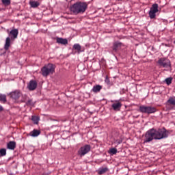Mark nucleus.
Returning a JSON list of instances; mask_svg holds the SVG:
<instances>
[{
    "label": "nucleus",
    "mask_w": 175,
    "mask_h": 175,
    "mask_svg": "<svg viewBox=\"0 0 175 175\" xmlns=\"http://www.w3.org/2000/svg\"><path fill=\"white\" fill-rule=\"evenodd\" d=\"M170 133L166 130L165 127L163 129H150L145 133L144 143H150L152 140H162V139H167L169 137Z\"/></svg>",
    "instance_id": "1"
},
{
    "label": "nucleus",
    "mask_w": 175,
    "mask_h": 175,
    "mask_svg": "<svg viewBox=\"0 0 175 175\" xmlns=\"http://www.w3.org/2000/svg\"><path fill=\"white\" fill-rule=\"evenodd\" d=\"M88 5L84 2H77L70 7V11L74 14H81L87 10Z\"/></svg>",
    "instance_id": "2"
},
{
    "label": "nucleus",
    "mask_w": 175,
    "mask_h": 175,
    "mask_svg": "<svg viewBox=\"0 0 175 175\" xmlns=\"http://www.w3.org/2000/svg\"><path fill=\"white\" fill-rule=\"evenodd\" d=\"M8 36L9 37H7L5 40V45H4V49L6 51L9 50V47H10V43L12 40H14L15 39H17L18 36V29H14L10 31H8Z\"/></svg>",
    "instance_id": "3"
},
{
    "label": "nucleus",
    "mask_w": 175,
    "mask_h": 175,
    "mask_svg": "<svg viewBox=\"0 0 175 175\" xmlns=\"http://www.w3.org/2000/svg\"><path fill=\"white\" fill-rule=\"evenodd\" d=\"M54 70H55V66L53 64H49L41 69L42 75L44 77H47L50 73H54Z\"/></svg>",
    "instance_id": "4"
},
{
    "label": "nucleus",
    "mask_w": 175,
    "mask_h": 175,
    "mask_svg": "<svg viewBox=\"0 0 175 175\" xmlns=\"http://www.w3.org/2000/svg\"><path fill=\"white\" fill-rule=\"evenodd\" d=\"M157 64L161 66V68H172V63L170 62V60L165 57L159 59Z\"/></svg>",
    "instance_id": "5"
},
{
    "label": "nucleus",
    "mask_w": 175,
    "mask_h": 175,
    "mask_svg": "<svg viewBox=\"0 0 175 175\" xmlns=\"http://www.w3.org/2000/svg\"><path fill=\"white\" fill-rule=\"evenodd\" d=\"M158 8H159V5L157 3L152 4V7L150 8L148 14L151 20L157 17V13L159 12V10L158 9Z\"/></svg>",
    "instance_id": "6"
},
{
    "label": "nucleus",
    "mask_w": 175,
    "mask_h": 175,
    "mask_svg": "<svg viewBox=\"0 0 175 175\" xmlns=\"http://www.w3.org/2000/svg\"><path fill=\"white\" fill-rule=\"evenodd\" d=\"M139 111L141 113H146V114H152V113H155L157 111V109L154 107H146L144 105H142L139 107Z\"/></svg>",
    "instance_id": "7"
},
{
    "label": "nucleus",
    "mask_w": 175,
    "mask_h": 175,
    "mask_svg": "<svg viewBox=\"0 0 175 175\" xmlns=\"http://www.w3.org/2000/svg\"><path fill=\"white\" fill-rule=\"evenodd\" d=\"M91 151V146L85 145L79 148L78 150V155L79 157H84L86 154H88Z\"/></svg>",
    "instance_id": "8"
},
{
    "label": "nucleus",
    "mask_w": 175,
    "mask_h": 175,
    "mask_svg": "<svg viewBox=\"0 0 175 175\" xmlns=\"http://www.w3.org/2000/svg\"><path fill=\"white\" fill-rule=\"evenodd\" d=\"M38 88V82L35 80H31L27 85V88L29 91H35Z\"/></svg>",
    "instance_id": "9"
},
{
    "label": "nucleus",
    "mask_w": 175,
    "mask_h": 175,
    "mask_svg": "<svg viewBox=\"0 0 175 175\" xmlns=\"http://www.w3.org/2000/svg\"><path fill=\"white\" fill-rule=\"evenodd\" d=\"M10 95L12 99H15V100H16V99H18L23 94H21L20 90H14V92H12Z\"/></svg>",
    "instance_id": "10"
},
{
    "label": "nucleus",
    "mask_w": 175,
    "mask_h": 175,
    "mask_svg": "<svg viewBox=\"0 0 175 175\" xmlns=\"http://www.w3.org/2000/svg\"><path fill=\"white\" fill-rule=\"evenodd\" d=\"M116 102L117 103L112 104L111 107L115 111H120L122 107V104L118 100H116Z\"/></svg>",
    "instance_id": "11"
},
{
    "label": "nucleus",
    "mask_w": 175,
    "mask_h": 175,
    "mask_svg": "<svg viewBox=\"0 0 175 175\" xmlns=\"http://www.w3.org/2000/svg\"><path fill=\"white\" fill-rule=\"evenodd\" d=\"M122 46V43L116 42L113 44L112 46V50L113 53H117L120 49H121V46Z\"/></svg>",
    "instance_id": "12"
},
{
    "label": "nucleus",
    "mask_w": 175,
    "mask_h": 175,
    "mask_svg": "<svg viewBox=\"0 0 175 175\" xmlns=\"http://www.w3.org/2000/svg\"><path fill=\"white\" fill-rule=\"evenodd\" d=\"M56 43H58L59 44H63L64 46H66V44H68V39L62 38H56Z\"/></svg>",
    "instance_id": "13"
},
{
    "label": "nucleus",
    "mask_w": 175,
    "mask_h": 175,
    "mask_svg": "<svg viewBox=\"0 0 175 175\" xmlns=\"http://www.w3.org/2000/svg\"><path fill=\"white\" fill-rule=\"evenodd\" d=\"M39 135H40V131L36 129H33L29 133V136H31L32 137H38Z\"/></svg>",
    "instance_id": "14"
},
{
    "label": "nucleus",
    "mask_w": 175,
    "mask_h": 175,
    "mask_svg": "<svg viewBox=\"0 0 175 175\" xmlns=\"http://www.w3.org/2000/svg\"><path fill=\"white\" fill-rule=\"evenodd\" d=\"M7 148L8 150H14L16 148V142L10 141L7 144Z\"/></svg>",
    "instance_id": "15"
},
{
    "label": "nucleus",
    "mask_w": 175,
    "mask_h": 175,
    "mask_svg": "<svg viewBox=\"0 0 175 175\" xmlns=\"http://www.w3.org/2000/svg\"><path fill=\"white\" fill-rule=\"evenodd\" d=\"M29 5L31 8H33V9H36V8L40 6V3H39V1L31 0L29 1Z\"/></svg>",
    "instance_id": "16"
},
{
    "label": "nucleus",
    "mask_w": 175,
    "mask_h": 175,
    "mask_svg": "<svg viewBox=\"0 0 175 175\" xmlns=\"http://www.w3.org/2000/svg\"><path fill=\"white\" fill-rule=\"evenodd\" d=\"M100 90H102V85H96L93 87L92 89V92H94L95 94L98 92H100Z\"/></svg>",
    "instance_id": "17"
},
{
    "label": "nucleus",
    "mask_w": 175,
    "mask_h": 175,
    "mask_svg": "<svg viewBox=\"0 0 175 175\" xmlns=\"http://www.w3.org/2000/svg\"><path fill=\"white\" fill-rule=\"evenodd\" d=\"M107 172H109V168H107V167H100L98 169V174L102 175L105 174Z\"/></svg>",
    "instance_id": "18"
},
{
    "label": "nucleus",
    "mask_w": 175,
    "mask_h": 175,
    "mask_svg": "<svg viewBox=\"0 0 175 175\" xmlns=\"http://www.w3.org/2000/svg\"><path fill=\"white\" fill-rule=\"evenodd\" d=\"M73 49L74 50H77L78 53H81V46L80 45V44H75L73 45Z\"/></svg>",
    "instance_id": "19"
},
{
    "label": "nucleus",
    "mask_w": 175,
    "mask_h": 175,
    "mask_svg": "<svg viewBox=\"0 0 175 175\" xmlns=\"http://www.w3.org/2000/svg\"><path fill=\"white\" fill-rule=\"evenodd\" d=\"M167 103H168V105L175 106V97H170V98L167 101Z\"/></svg>",
    "instance_id": "20"
},
{
    "label": "nucleus",
    "mask_w": 175,
    "mask_h": 175,
    "mask_svg": "<svg viewBox=\"0 0 175 175\" xmlns=\"http://www.w3.org/2000/svg\"><path fill=\"white\" fill-rule=\"evenodd\" d=\"M40 118L38 116H31V121H33V124H39Z\"/></svg>",
    "instance_id": "21"
},
{
    "label": "nucleus",
    "mask_w": 175,
    "mask_h": 175,
    "mask_svg": "<svg viewBox=\"0 0 175 175\" xmlns=\"http://www.w3.org/2000/svg\"><path fill=\"white\" fill-rule=\"evenodd\" d=\"M0 102H1L2 103H6V95L2 94H0Z\"/></svg>",
    "instance_id": "22"
},
{
    "label": "nucleus",
    "mask_w": 175,
    "mask_h": 175,
    "mask_svg": "<svg viewBox=\"0 0 175 175\" xmlns=\"http://www.w3.org/2000/svg\"><path fill=\"white\" fill-rule=\"evenodd\" d=\"M118 151V150H117V148H112L109 149V153L111 154V155H116V154H117Z\"/></svg>",
    "instance_id": "23"
},
{
    "label": "nucleus",
    "mask_w": 175,
    "mask_h": 175,
    "mask_svg": "<svg viewBox=\"0 0 175 175\" xmlns=\"http://www.w3.org/2000/svg\"><path fill=\"white\" fill-rule=\"evenodd\" d=\"M1 2L4 6H9L10 3H12V1L10 0H1Z\"/></svg>",
    "instance_id": "24"
},
{
    "label": "nucleus",
    "mask_w": 175,
    "mask_h": 175,
    "mask_svg": "<svg viewBox=\"0 0 175 175\" xmlns=\"http://www.w3.org/2000/svg\"><path fill=\"white\" fill-rule=\"evenodd\" d=\"M165 81L167 85H170V84H172V81H173V78L168 77V78L165 79Z\"/></svg>",
    "instance_id": "25"
},
{
    "label": "nucleus",
    "mask_w": 175,
    "mask_h": 175,
    "mask_svg": "<svg viewBox=\"0 0 175 175\" xmlns=\"http://www.w3.org/2000/svg\"><path fill=\"white\" fill-rule=\"evenodd\" d=\"M5 155H6V149H0V157H5Z\"/></svg>",
    "instance_id": "26"
},
{
    "label": "nucleus",
    "mask_w": 175,
    "mask_h": 175,
    "mask_svg": "<svg viewBox=\"0 0 175 175\" xmlns=\"http://www.w3.org/2000/svg\"><path fill=\"white\" fill-rule=\"evenodd\" d=\"M26 106H33V102L32 99H29L27 102H26Z\"/></svg>",
    "instance_id": "27"
},
{
    "label": "nucleus",
    "mask_w": 175,
    "mask_h": 175,
    "mask_svg": "<svg viewBox=\"0 0 175 175\" xmlns=\"http://www.w3.org/2000/svg\"><path fill=\"white\" fill-rule=\"evenodd\" d=\"M106 84H107V85H110L111 82H110V79H109V77L107 76L105 80Z\"/></svg>",
    "instance_id": "28"
},
{
    "label": "nucleus",
    "mask_w": 175,
    "mask_h": 175,
    "mask_svg": "<svg viewBox=\"0 0 175 175\" xmlns=\"http://www.w3.org/2000/svg\"><path fill=\"white\" fill-rule=\"evenodd\" d=\"M3 111V107L2 105H0V112Z\"/></svg>",
    "instance_id": "29"
}]
</instances>
